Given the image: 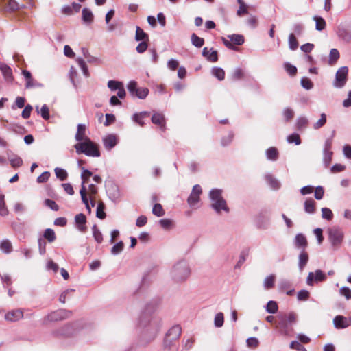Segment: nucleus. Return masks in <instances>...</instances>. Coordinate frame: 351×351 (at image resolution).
<instances>
[{"label":"nucleus","mask_w":351,"mask_h":351,"mask_svg":"<svg viewBox=\"0 0 351 351\" xmlns=\"http://www.w3.org/2000/svg\"><path fill=\"white\" fill-rule=\"evenodd\" d=\"M157 306L156 302L147 303L139 317V326L144 329L145 334H149L152 339L156 337L161 326L160 319L153 315Z\"/></svg>","instance_id":"f257e3e1"},{"label":"nucleus","mask_w":351,"mask_h":351,"mask_svg":"<svg viewBox=\"0 0 351 351\" xmlns=\"http://www.w3.org/2000/svg\"><path fill=\"white\" fill-rule=\"evenodd\" d=\"M191 269L188 261L185 259L178 261L172 266L170 278L175 284H183L190 277Z\"/></svg>","instance_id":"f03ea898"},{"label":"nucleus","mask_w":351,"mask_h":351,"mask_svg":"<svg viewBox=\"0 0 351 351\" xmlns=\"http://www.w3.org/2000/svg\"><path fill=\"white\" fill-rule=\"evenodd\" d=\"M182 333V328L179 325L172 326L166 333L164 339V348L167 351H178V340Z\"/></svg>","instance_id":"7ed1b4c3"},{"label":"nucleus","mask_w":351,"mask_h":351,"mask_svg":"<svg viewBox=\"0 0 351 351\" xmlns=\"http://www.w3.org/2000/svg\"><path fill=\"white\" fill-rule=\"evenodd\" d=\"M74 147L78 154H84L92 157H99L101 155L99 145L87 136L84 141L75 144Z\"/></svg>","instance_id":"20e7f679"},{"label":"nucleus","mask_w":351,"mask_h":351,"mask_svg":"<svg viewBox=\"0 0 351 351\" xmlns=\"http://www.w3.org/2000/svg\"><path fill=\"white\" fill-rule=\"evenodd\" d=\"M72 315V311L60 308L49 313L43 320V324L47 325L50 322L62 321L69 318Z\"/></svg>","instance_id":"39448f33"},{"label":"nucleus","mask_w":351,"mask_h":351,"mask_svg":"<svg viewBox=\"0 0 351 351\" xmlns=\"http://www.w3.org/2000/svg\"><path fill=\"white\" fill-rule=\"evenodd\" d=\"M27 5L20 3L16 0H8L5 6V11L11 13H16L19 16H29V12L25 11Z\"/></svg>","instance_id":"423d86ee"},{"label":"nucleus","mask_w":351,"mask_h":351,"mask_svg":"<svg viewBox=\"0 0 351 351\" xmlns=\"http://www.w3.org/2000/svg\"><path fill=\"white\" fill-rule=\"evenodd\" d=\"M128 92L132 97H136L140 99H144L149 94V89L146 87H137L136 81H130L127 85Z\"/></svg>","instance_id":"0eeeda50"},{"label":"nucleus","mask_w":351,"mask_h":351,"mask_svg":"<svg viewBox=\"0 0 351 351\" xmlns=\"http://www.w3.org/2000/svg\"><path fill=\"white\" fill-rule=\"evenodd\" d=\"M328 239L334 247H339L343 241V233L338 227L328 228Z\"/></svg>","instance_id":"6e6552de"},{"label":"nucleus","mask_w":351,"mask_h":351,"mask_svg":"<svg viewBox=\"0 0 351 351\" xmlns=\"http://www.w3.org/2000/svg\"><path fill=\"white\" fill-rule=\"evenodd\" d=\"M348 68L346 66L339 68L335 75V80L333 82V86L337 88H343L348 80Z\"/></svg>","instance_id":"1a4fd4ad"},{"label":"nucleus","mask_w":351,"mask_h":351,"mask_svg":"<svg viewBox=\"0 0 351 351\" xmlns=\"http://www.w3.org/2000/svg\"><path fill=\"white\" fill-rule=\"evenodd\" d=\"M337 34L339 38L347 43H351V23H340Z\"/></svg>","instance_id":"9d476101"},{"label":"nucleus","mask_w":351,"mask_h":351,"mask_svg":"<svg viewBox=\"0 0 351 351\" xmlns=\"http://www.w3.org/2000/svg\"><path fill=\"white\" fill-rule=\"evenodd\" d=\"M74 327L72 324H67L64 326L53 330L51 334L56 337H69L74 334Z\"/></svg>","instance_id":"9b49d317"},{"label":"nucleus","mask_w":351,"mask_h":351,"mask_svg":"<svg viewBox=\"0 0 351 351\" xmlns=\"http://www.w3.org/2000/svg\"><path fill=\"white\" fill-rule=\"evenodd\" d=\"M105 186L109 198L113 202L117 201L121 196L119 186L112 181L106 183Z\"/></svg>","instance_id":"f8f14e48"},{"label":"nucleus","mask_w":351,"mask_h":351,"mask_svg":"<svg viewBox=\"0 0 351 351\" xmlns=\"http://www.w3.org/2000/svg\"><path fill=\"white\" fill-rule=\"evenodd\" d=\"M326 280V275L320 269L315 270V273L309 272L306 278V284L313 286V282H323Z\"/></svg>","instance_id":"ddd939ff"},{"label":"nucleus","mask_w":351,"mask_h":351,"mask_svg":"<svg viewBox=\"0 0 351 351\" xmlns=\"http://www.w3.org/2000/svg\"><path fill=\"white\" fill-rule=\"evenodd\" d=\"M81 169L82 171V172L81 173V179H82V184H81L80 194L81 195L82 202L85 205H86V204H88L89 203H88V198L86 197V189L84 185V184L86 182L85 173H86L88 175V176H92L93 173L90 171H89L88 169H85L84 167H81Z\"/></svg>","instance_id":"4468645a"},{"label":"nucleus","mask_w":351,"mask_h":351,"mask_svg":"<svg viewBox=\"0 0 351 351\" xmlns=\"http://www.w3.org/2000/svg\"><path fill=\"white\" fill-rule=\"evenodd\" d=\"M277 328L280 333L285 336H291L293 332L292 326H290L288 322L285 321L280 315L278 316V321L277 322Z\"/></svg>","instance_id":"2eb2a0df"},{"label":"nucleus","mask_w":351,"mask_h":351,"mask_svg":"<svg viewBox=\"0 0 351 351\" xmlns=\"http://www.w3.org/2000/svg\"><path fill=\"white\" fill-rule=\"evenodd\" d=\"M228 37L230 38V41L226 38H223V43L226 47L230 49H234L233 45L230 42L236 45H241L244 43V37L241 34H232L229 35Z\"/></svg>","instance_id":"dca6fc26"},{"label":"nucleus","mask_w":351,"mask_h":351,"mask_svg":"<svg viewBox=\"0 0 351 351\" xmlns=\"http://www.w3.org/2000/svg\"><path fill=\"white\" fill-rule=\"evenodd\" d=\"M4 317L6 321L10 322H16L23 317V312L21 309L12 310L5 313Z\"/></svg>","instance_id":"f3484780"},{"label":"nucleus","mask_w":351,"mask_h":351,"mask_svg":"<svg viewBox=\"0 0 351 351\" xmlns=\"http://www.w3.org/2000/svg\"><path fill=\"white\" fill-rule=\"evenodd\" d=\"M202 55L210 62H216L218 60V52L213 48L208 49V47H204Z\"/></svg>","instance_id":"a211bd4d"},{"label":"nucleus","mask_w":351,"mask_h":351,"mask_svg":"<svg viewBox=\"0 0 351 351\" xmlns=\"http://www.w3.org/2000/svg\"><path fill=\"white\" fill-rule=\"evenodd\" d=\"M333 324L336 328H346L350 325L351 319L343 315H337L333 319Z\"/></svg>","instance_id":"6ab92c4d"},{"label":"nucleus","mask_w":351,"mask_h":351,"mask_svg":"<svg viewBox=\"0 0 351 351\" xmlns=\"http://www.w3.org/2000/svg\"><path fill=\"white\" fill-rule=\"evenodd\" d=\"M294 245L295 247L300 249L301 251H305L308 246V241L306 237L302 233L297 234L294 239Z\"/></svg>","instance_id":"aec40b11"},{"label":"nucleus","mask_w":351,"mask_h":351,"mask_svg":"<svg viewBox=\"0 0 351 351\" xmlns=\"http://www.w3.org/2000/svg\"><path fill=\"white\" fill-rule=\"evenodd\" d=\"M210 206L217 213H220L221 210H224L226 213L229 212V208L228 207L226 201L224 199H219V200L214 201Z\"/></svg>","instance_id":"412c9836"},{"label":"nucleus","mask_w":351,"mask_h":351,"mask_svg":"<svg viewBox=\"0 0 351 351\" xmlns=\"http://www.w3.org/2000/svg\"><path fill=\"white\" fill-rule=\"evenodd\" d=\"M104 146L106 149H111L117 144V137L114 134H108L103 138Z\"/></svg>","instance_id":"4be33fe9"},{"label":"nucleus","mask_w":351,"mask_h":351,"mask_svg":"<svg viewBox=\"0 0 351 351\" xmlns=\"http://www.w3.org/2000/svg\"><path fill=\"white\" fill-rule=\"evenodd\" d=\"M75 221L77 226V228L78 230L82 232H84L86 231V215L83 213H80L75 215Z\"/></svg>","instance_id":"5701e85b"},{"label":"nucleus","mask_w":351,"mask_h":351,"mask_svg":"<svg viewBox=\"0 0 351 351\" xmlns=\"http://www.w3.org/2000/svg\"><path fill=\"white\" fill-rule=\"evenodd\" d=\"M151 121L154 124L158 125L161 130H165L166 121L165 117L162 114L159 112L154 113L152 117Z\"/></svg>","instance_id":"b1692460"},{"label":"nucleus","mask_w":351,"mask_h":351,"mask_svg":"<svg viewBox=\"0 0 351 351\" xmlns=\"http://www.w3.org/2000/svg\"><path fill=\"white\" fill-rule=\"evenodd\" d=\"M0 70L7 82H12L14 80L12 69L8 65L4 63H0Z\"/></svg>","instance_id":"393cba45"},{"label":"nucleus","mask_w":351,"mask_h":351,"mask_svg":"<svg viewBox=\"0 0 351 351\" xmlns=\"http://www.w3.org/2000/svg\"><path fill=\"white\" fill-rule=\"evenodd\" d=\"M309 257L306 251L302 250L298 256V267L300 271H302L304 267L308 263Z\"/></svg>","instance_id":"a878e982"},{"label":"nucleus","mask_w":351,"mask_h":351,"mask_svg":"<svg viewBox=\"0 0 351 351\" xmlns=\"http://www.w3.org/2000/svg\"><path fill=\"white\" fill-rule=\"evenodd\" d=\"M267 183L274 190H278L280 188V183L272 175L268 173L265 176Z\"/></svg>","instance_id":"bb28decb"},{"label":"nucleus","mask_w":351,"mask_h":351,"mask_svg":"<svg viewBox=\"0 0 351 351\" xmlns=\"http://www.w3.org/2000/svg\"><path fill=\"white\" fill-rule=\"evenodd\" d=\"M86 128V125H84V124L79 123L77 125V132H76V134L75 136V138L77 141H78V143L82 142V140L84 141V138H86V137H84Z\"/></svg>","instance_id":"cd10ccee"},{"label":"nucleus","mask_w":351,"mask_h":351,"mask_svg":"<svg viewBox=\"0 0 351 351\" xmlns=\"http://www.w3.org/2000/svg\"><path fill=\"white\" fill-rule=\"evenodd\" d=\"M315 202L313 199H307L304 204V211L308 214L315 213Z\"/></svg>","instance_id":"c85d7f7f"},{"label":"nucleus","mask_w":351,"mask_h":351,"mask_svg":"<svg viewBox=\"0 0 351 351\" xmlns=\"http://www.w3.org/2000/svg\"><path fill=\"white\" fill-rule=\"evenodd\" d=\"M266 156L269 160L276 161L278 158V151L274 147H271L266 150Z\"/></svg>","instance_id":"c756f323"},{"label":"nucleus","mask_w":351,"mask_h":351,"mask_svg":"<svg viewBox=\"0 0 351 351\" xmlns=\"http://www.w3.org/2000/svg\"><path fill=\"white\" fill-rule=\"evenodd\" d=\"M265 308V311L267 313H268L269 314H275L276 313L278 312V306L276 301L269 300L267 303Z\"/></svg>","instance_id":"7c9ffc66"},{"label":"nucleus","mask_w":351,"mask_h":351,"mask_svg":"<svg viewBox=\"0 0 351 351\" xmlns=\"http://www.w3.org/2000/svg\"><path fill=\"white\" fill-rule=\"evenodd\" d=\"M135 40L136 41L148 40V35L140 27H136Z\"/></svg>","instance_id":"2f4dec72"},{"label":"nucleus","mask_w":351,"mask_h":351,"mask_svg":"<svg viewBox=\"0 0 351 351\" xmlns=\"http://www.w3.org/2000/svg\"><path fill=\"white\" fill-rule=\"evenodd\" d=\"M0 250L5 254H10L12 251V245L8 239L0 242Z\"/></svg>","instance_id":"473e14b6"},{"label":"nucleus","mask_w":351,"mask_h":351,"mask_svg":"<svg viewBox=\"0 0 351 351\" xmlns=\"http://www.w3.org/2000/svg\"><path fill=\"white\" fill-rule=\"evenodd\" d=\"M231 77L234 81L243 80L245 77V73L241 68L237 67L232 71Z\"/></svg>","instance_id":"72a5a7b5"},{"label":"nucleus","mask_w":351,"mask_h":351,"mask_svg":"<svg viewBox=\"0 0 351 351\" xmlns=\"http://www.w3.org/2000/svg\"><path fill=\"white\" fill-rule=\"evenodd\" d=\"M276 276L274 274L267 276L263 281V286L265 289H270L274 287Z\"/></svg>","instance_id":"f704fd0d"},{"label":"nucleus","mask_w":351,"mask_h":351,"mask_svg":"<svg viewBox=\"0 0 351 351\" xmlns=\"http://www.w3.org/2000/svg\"><path fill=\"white\" fill-rule=\"evenodd\" d=\"M209 198L212 202L223 199L222 197V190L218 189H213L209 192Z\"/></svg>","instance_id":"c9c22d12"},{"label":"nucleus","mask_w":351,"mask_h":351,"mask_svg":"<svg viewBox=\"0 0 351 351\" xmlns=\"http://www.w3.org/2000/svg\"><path fill=\"white\" fill-rule=\"evenodd\" d=\"M36 110L38 113L40 114L43 119H44L45 120L49 119V117H50L49 109L48 106H47V104L43 105V106L41 107L40 110L38 108V106H36Z\"/></svg>","instance_id":"e433bc0d"},{"label":"nucleus","mask_w":351,"mask_h":351,"mask_svg":"<svg viewBox=\"0 0 351 351\" xmlns=\"http://www.w3.org/2000/svg\"><path fill=\"white\" fill-rule=\"evenodd\" d=\"M82 18L84 22H91L93 20L92 11L87 8H83L82 11Z\"/></svg>","instance_id":"4c0bfd02"},{"label":"nucleus","mask_w":351,"mask_h":351,"mask_svg":"<svg viewBox=\"0 0 351 351\" xmlns=\"http://www.w3.org/2000/svg\"><path fill=\"white\" fill-rule=\"evenodd\" d=\"M249 255V250H243L241 252L239 255V258L238 262L237 263L236 265L234 266L235 269H239L241 267V265L245 263L246 261L247 257Z\"/></svg>","instance_id":"58836bf2"},{"label":"nucleus","mask_w":351,"mask_h":351,"mask_svg":"<svg viewBox=\"0 0 351 351\" xmlns=\"http://www.w3.org/2000/svg\"><path fill=\"white\" fill-rule=\"evenodd\" d=\"M105 205L104 202H100L98 203L96 210V217L100 219H104L106 214L104 212Z\"/></svg>","instance_id":"ea45409f"},{"label":"nucleus","mask_w":351,"mask_h":351,"mask_svg":"<svg viewBox=\"0 0 351 351\" xmlns=\"http://www.w3.org/2000/svg\"><path fill=\"white\" fill-rule=\"evenodd\" d=\"M191 40L192 45L198 48L202 47L204 44V38L197 36L195 33L191 34Z\"/></svg>","instance_id":"a19ab883"},{"label":"nucleus","mask_w":351,"mask_h":351,"mask_svg":"<svg viewBox=\"0 0 351 351\" xmlns=\"http://www.w3.org/2000/svg\"><path fill=\"white\" fill-rule=\"evenodd\" d=\"M212 74L217 78L219 80L221 81L225 78V72L223 69L221 67H213L212 69Z\"/></svg>","instance_id":"79ce46f5"},{"label":"nucleus","mask_w":351,"mask_h":351,"mask_svg":"<svg viewBox=\"0 0 351 351\" xmlns=\"http://www.w3.org/2000/svg\"><path fill=\"white\" fill-rule=\"evenodd\" d=\"M282 318L285 319L287 322L289 324L290 326L295 324L297 322V315L293 312H290L287 315L284 314L280 315Z\"/></svg>","instance_id":"37998d69"},{"label":"nucleus","mask_w":351,"mask_h":351,"mask_svg":"<svg viewBox=\"0 0 351 351\" xmlns=\"http://www.w3.org/2000/svg\"><path fill=\"white\" fill-rule=\"evenodd\" d=\"M8 213L9 212L5 202V195L3 194H0V215L5 217Z\"/></svg>","instance_id":"c03bdc74"},{"label":"nucleus","mask_w":351,"mask_h":351,"mask_svg":"<svg viewBox=\"0 0 351 351\" xmlns=\"http://www.w3.org/2000/svg\"><path fill=\"white\" fill-rule=\"evenodd\" d=\"M43 237L49 243L53 242L56 239L55 232L51 228H47L44 232Z\"/></svg>","instance_id":"a18cd8bd"},{"label":"nucleus","mask_w":351,"mask_h":351,"mask_svg":"<svg viewBox=\"0 0 351 351\" xmlns=\"http://www.w3.org/2000/svg\"><path fill=\"white\" fill-rule=\"evenodd\" d=\"M289 47L291 50L294 51L298 47V42L294 34L291 33L288 38Z\"/></svg>","instance_id":"49530a36"},{"label":"nucleus","mask_w":351,"mask_h":351,"mask_svg":"<svg viewBox=\"0 0 351 351\" xmlns=\"http://www.w3.org/2000/svg\"><path fill=\"white\" fill-rule=\"evenodd\" d=\"M55 174L58 178H59L61 181L66 180L68 177V173L66 171L60 167H56L54 169Z\"/></svg>","instance_id":"de8ad7c7"},{"label":"nucleus","mask_w":351,"mask_h":351,"mask_svg":"<svg viewBox=\"0 0 351 351\" xmlns=\"http://www.w3.org/2000/svg\"><path fill=\"white\" fill-rule=\"evenodd\" d=\"M308 123V119L304 117H299L296 121V128L301 131L305 128Z\"/></svg>","instance_id":"09e8293b"},{"label":"nucleus","mask_w":351,"mask_h":351,"mask_svg":"<svg viewBox=\"0 0 351 351\" xmlns=\"http://www.w3.org/2000/svg\"><path fill=\"white\" fill-rule=\"evenodd\" d=\"M123 247L124 243L122 241H120L112 246L110 251L111 254L112 255H117L123 251Z\"/></svg>","instance_id":"8fccbe9b"},{"label":"nucleus","mask_w":351,"mask_h":351,"mask_svg":"<svg viewBox=\"0 0 351 351\" xmlns=\"http://www.w3.org/2000/svg\"><path fill=\"white\" fill-rule=\"evenodd\" d=\"M93 235L95 240L98 243H101L103 241V236L100 230L97 228V225H93L92 228Z\"/></svg>","instance_id":"3c124183"},{"label":"nucleus","mask_w":351,"mask_h":351,"mask_svg":"<svg viewBox=\"0 0 351 351\" xmlns=\"http://www.w3.org/2000/svg\"><path fill=\"white\" fill-rule=\"evenodd\" d=\"M22 74L23 75L24 77L26 80L25 88H32L33 84H32V82L33 78L32 77V74H31L30 71H29L27 70H23Z\"/></svg>","instance_id":"603ef678"},{"label":"nucleus","mask_w":351,"mask_h":351,"mask_svg":"<svg viewBox=\"0 0 351 351\" xmlns=\"http://www.w3.org/2000/svg\"><path fill=\"white\" fill-rule=\"evenodd\" d=\"M200 200V196L195 194H190L187 199V203L190 207L195 208Z\"/></svg>","instance_id":"864d4df0"},{"label":"nucleus","mask_w":351,"mask_h":351,"mask_svg":"<svg viewBox=\"0 0 351 351\" xmlns=\"http://www.w3.org/2000/svg\"><path fill=\"white\" fill-rule=\"evenodd\" d=\"M123 85V83L121 81L117 80H109L107 86L112 90H118L119 88Z\"/></svg>","instance_id":"5fc2aeb1"},{"label":"nucleus","mask_w":351,"mask_h":351,"mask_svg":"<svg viewBox=\"0 0 351 351\" xmlns=\"http://www.w3.org/2000/svg\"><path fill=\"white\" fill-rule=\"evenodd\" d=\"M289 143H295L296 145L301 144L300 135L297 133H293L287 136V138Z\"/></svg>","instance_id":"6e6d98bb"},{"label":"nucleus","mask_w":351,"mask_h":351,"mask_svg":"<svg viewBox=\"0 0 351 351\" xmlns=\"http://www.w3.org/2000/svg\"><path fill=\"white\" fill-rule=\"evenodd\" d=\"M152 213L157 217H162L165 215V211L160 204L156 203L154 205L152 208Z\"/></svg>","instance_id":"4d7b16f0"},{"label":"nucleus","mask_w":351,"mask_h":351,"mask_svg":"<svg viewBox=\"0 0 351 351\" xmlns=\"http://www.w3.org/2000/svg\"><path fill=\"white\" fill-rule=\"evenodd\" d=\"M300 84L302 88L306 90H311L313 87V83L309 78L306 77H302L300 80Z\"/></svg>","instance_id":"13d9d810"},{"label":"nucleus","mask_w":351,"mask_h":351,"mask_svg":"<svg viewBox=\"0 0 351 351\" xmlns=\"http://www.w3.org/2000/svg\"><path fill=\"white\" fill-rule=\"evenodd\" d=\"M224 322V316L222 313H218L215 315L214 319V324L217 328L221 327Z\"/></svg>","instance_id":"bf43d9fd"},{"label":"nucleus","mask_w":351,"mask_h":351,"mask_svg":"<svg viewBox=\"0 0 351 351\" xmlns=\"http://www.w3.org/2000/svg\"><path fill=\"white\" fill-rule=\"evenodd\" d=\"M284 68L285 71L291 76H294L297 73V68L295 66L292 65L289 62H285L284 64Z\"/></svg>","instance_id":"052dcab7"},{"label":"nucleus","mask_w":351,"mask_h":351,"mask_svg":"<svg viewBox=\"0 0 351 351\" xmlns=\"http://www.w3.org/2000/svg\"><path fill=\"white\" fill-rule=\"evenodd\" d=\"M310 293L306 289H302L298 292L297 298L299 301H306L308 300Z\"/></svg>","instance_id":"680f3d73"},{"label":"nucleus","mask_w":351,"mask_h":351,"mask_svg":"<svg viewBox=\"0 0 351 351\" xmlns=\"http://www.w3.org/2000/svg\"><path fill=\"white\" fill-rule=\"evenodd\" d=\"M77 62L79 66H80V68L82 69L84 75L86 77H88L89 72H88V66H87L86 62H84V59L82 58H78L77 59Z\"/></svg>","instance_id":"e2e57ef3"},{"label":"nucleus","mask_w":351,"mask_h":351,"mask_svg":"<svg viewBox=\"0 0 351 351\" xmlns=\"http://www.w3.org/2000/svg\"><path fill=\"white\" fill-rule=\"evenodd\" d=\"M25 99L23 97H17L15 103L12 104V109L15 110L16 108H22L25 106Z\"/></svg>","instance_id":"0e129e2a"},{"label":"nucleus","mask_w":351,"mask_h":351,"mask_svg":"<svg viewBox=\"0 0 351 351\" xmlns=\"http://www.w3.org/2000/svg\"><path fill=\"white\" fill-rule=\"evenodd\" d=\"M322 217L323 219L330 221L333 217V213L330 208H322Z\"/></svg>","instance_id":"69168bd1"},{"label":"nucleus","mask_w":351,"mask_h":351,"mask_svg":"<svg viewBox=\"0 0 351 351\" xmlns=\"http://www.w3.org/2000/svg\"><path fill=\"white\" fill-rule=\"evenodd\" d=\"M326 123V115L324 113L321 114L320 119L313 125L315 130H318L323 127Z\"/></svg>","instance_id":"338daca9"},{"label":"nucleus","mask_w":351,"mask_h":351,"mask_svg":"<svg viewBox=\"0 0 351 351\" xmlns=\"http://www.w3.org/2000/svg\"><path fill=\"white\" fill-rule=\"evenodd\" d=\"M283 115L285 117V121L288 122L293 119L294 116V112L290 108H285L283 110Z\"/></svg>","instance_id":"774afa93"}]
</instances>
